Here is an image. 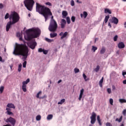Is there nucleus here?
Returning <instances> with one entry per match:
<instances>
[{"mask_svg": "<svg viewBox=\"0 0 126 126\" xmlns=\"http://www.w3.org/2000/svg\"><path fill=\"white\" fill-rule=\"evenodd\" d=\"M97 121L99 126H102V123L101 122V118H100V116L99 115L97 116Z\"/></svg>", "mask_w": 126, "mask_h": 126, "instance_id": "obj_21", "label": "nucleus"}, {"mask_svg": "<svg viewBox=\"0 0 126 126\" xmlns=\"http://www.w3.org/2000/svg\"><path fill=\"white\" fill-rule=\"evenodd\" d=\"M27 64V62L25 61L23 63V67H26V64Z\"/></svg>", "mask_w": 126, "mask_h": 126, "instance_id": "obj_44", "label": "nucleus"}, {"mask_svg": "<svg viewBox=\"0 0 126 126\" xmlns=\"http://www.w3.org/2000/svg\"><path fill=\"white\" fill-rule=\"evenodd\" d=\"M64 102H65V99L63 98V99H61V101L58 103V105H63V104L64 103Z\"/></svg>", "mask_w": 126, "mask_h": 126, "instance_id": "obj_26", "label": "nucleus"}, {"mask_svg": "<svg viewBox=\"0 0 126 126\" xmlns=\"http://www.w3.org/2000/svg\"><path fill=\"white\" fill-rule=\"evenodd\" d=\"M122 75H123V76H125V75H126V72H123L122 73Z\"/></svg>", "mask_w": 126, "mask_h": 126, "instance_id": "obj_59", "label": "nucleus"}, {"mask_svg": "<svg viewBox=\"0 0 126 126\" xmlns=\"http://www.w3.org/2000/svg\"><path fill=\"white\" fill-rule=\"evenodd\" d=\"M106 126H113L110 123L107 122L106 123Z\"/></svg>", "mask_w": 126, "mask_h": 126, "instance_id": "obj_51", "label": "nucleus"}, {"mask_svg": "<svg viewBox=\"0 0 126 126\" xmlns=\"http://www.w3.org/2000/svg\"><path fill=\"white\" fill-rule=\"evenodd\" d=\"M22 69V64L20 63L18 65V70L19 72H20Z\"/></svg>", "mask_w": 126, "mask_h": 126, "instance_id": "obj_27", "label": "nucleus"}, {"mask_svg": "<svg viewBox=\"0 0 126 126\" xmlns=\"http://www.w3.org/2000/svg\"><path fill=\"white\" fill-rule=\"evenodd\" d=\"M10 17V16H9V14L8 13H7L6 14V15H5L4 19H8V18L9 19V17Z\"/></svg>", "mask_w": 126, "mask_h": 126, "instance_id": "obj_36", "label": "nucleus"}, {"mask_svg": "<svg viewBox=\"0 0 126 126\" xmlns=\"http://www.w3.org/2000/svg\"><path fill=\"white\" fill-rule=\"evenodd\" d=\"M3 8V4L2 3H0V9Z\"/></svg>", "mask_w": 126, "mask_h": 126, "instance_id": "obj_54", "label": "nucleus"}, {"mask_svg": "<svg viewBox=\"0 0 126 126\" xmlns=\"http://www.w3.org/2000/svg\"><path fill=\"white\" fill-rule=\"evenodd\" d=\"M17 37H21V34L20 33V32L17 33Z\"/></svg>", "mask_w": 126, "mask_h": 126, "instance_id": "obj_53", "label": "nucleus"}, {"mask_svg": "<svg viewBox=\"0 0 126 126\" xmlns=\"http://www.w3.org/2000/svg\"><path fill=\"white\" fill-rule=\"evenodd\" d=\"M114 90H116V87L115 86H112V91H114Z\"/></svg>", "mask_w": 126, "mask_h": 126, "instance_id": "obj_57", "label": "nucleus"}, {"mask_svg": "<svg viewBox=\"0 0 126 126\" xmlns=\"http://www.w3.org/2000/svg\"><path fill=\"white\" fill-rule=\"evenodd\" d=\"M118 38H119V36H118L117 35L114 37L113 40L114 42H117V41H118Z\"/></svg>", "mask_w": 126, "mask_h": 126, "instance_id": "obj_37", "label": "nucleus"}, {"mask_svg": "<svg viewBox=\"0 0 126 126\" xmlns=\"http://www.w3.org/2000/svg\"><path fill=\"white\" fill-rule=\"evenodd\" d=\"M98 49L96 47H95L94 46H92V50L94 51V52H96V50Z\"/></svg>", "mask_w": 126, "mask_h": 126, "instance_id": "obj_40", "label": "nucleus"}, {"mask_svg": "<svg viewBox=\"0 0 126 126\" xmlns=\"http://www.w3.org/2000/svg\"><path fill=\"white\" fill-rule=\"evenodd\" d=\"M99 69H100V66L97 65L96 67L94 69V71L95 72H98L99 71Z\"/></svg>", "mask_w": 126, "mask_h": 126, "instance_id": "obj_34", "label": "nucleus"}, {"mask_svg": "<svg viewBox=\"0 0 126 126\" xmlns=\"http://www.w3.org/2000/svg\"><path fill=\"white\" fill-rule=\"evenodd\" d=\"M107 91L108 94H111V93H112V90L110 88H108Z\"/></svg>", "mask_w": 126, "mask_h": 126, "instance_id": "obj_41", "label": "nucleus"}, {"mask_svg": "<svg viewBox=\"0 0 126 126\" xmlns=\"http://www.w3.org/2000/svg\"><path fill=\"white\" fill-rule=\"evenodd\" d=\"M98 38H95L94 43H96V41H97Z\"/></svg>", "mask_w": 126, "mask_h": 126, "instance_id": "obj_63", "label": "nucleus"}, {"mask_svg": "<svg viewBox=\"0 0 126 126\" xmlns=\"http://www.w3.org/2000/svg\"><path fill=\"white\" fill-rule=\"evenodd\" d=\"M67 24H70V18L69 17H67L66 18Z\"/></svg>", "mask_w": 126, "mask_h": 126, "instance_id": "obj_33", "label": "nucleus"}, {"mask_svg": "<svg viewBox=\"0 0 126 126\" xmlns=\"http://www.w3.org/2000/svg\"><path fill=\"white\" fill-rule=\"evenodd\" d=\"M24 3L27 9L30 11H32V9H33V6L35 4V1L33 0H26L24 1Z\"/></svg>", "mask_w": 126, "mask_h": 126, "instance_id": "obj_6", "label": "nucleus"}, {"mask_svg": "<svg viewBox=\"0 0 126 126\" xmlns=\"http://www.w3.org/2000/svg\"><path fill=\"white\" fill-rule=\"evenodd\" d=\"M6 110L7 111V112H10V111H11V109H10V108L8 107L6 108Z\"/></svg>", "mask_w": 126, "mask_h": 126, "instance_id": "obj_55", "label": "nucleus"}, {"mask_svg": "<svg viewBox=\"0 0 126 126\" xmlns=\"http://www.w3.org/2000/svg\"><path fill=\"white\" fill-rule=\"evenodd\" d=\"M50 32H56L58 29V24L55 20H51L50 23L48 28Z\"/></svg>", "mask_w": 126, "mask_h": 126, "instance_id": "obj_5", "label": "nucleus"}, {"mask_svg": "<svg viewBox=\"0 0 126 126\" xmlns=\"http://www.w3.org/2000/svg\"><path fill=\"white\" fill-rule=\"evenodd\" d=\"M36 10L39 14H41L44 16L45 21H47L49 16L53 15V13H52L50 8L45 5H42L39 3H36Z\"/></svg>", "mask_w": 126, "mask_h": 126, "instance_id": "obj_2", "label": "nucleus"}, {"mask_svg": "<svg viewBox=\"0 0 126 126\" xmlns=\"http://www.w3.org/2000/svg\"><path fill=\"white\" fill-rule=\"evenodd\" d=\"M43 51H44V49L40 48L38 49V53H42Z\"/></svg>", "mask_w": 126, "mask_h": 126, "instance_id": "obj_48", "label": "nucleus"}, {"mask_svg": "<svg viewBox=\"0 0 126 126\" xmlns=\"http://www.w3.org/2000/svg\"><path fill=\"white\" fill-rule=\"evenodd\" d=\"M37 46V42L36 41H32L29 44V46L32 50H34Z\"/></svg>", "mask_w": 126, "mask_h": 126, "instance_id": "obj_10", "label": "nucleus"}, {"mask_svg": "<svg viewBox=\"0 0 126 126\" xmlns=\"http://www.w3.org/2000/svg\"><path fill=\"white\" fill-rule=\"evenodd\" d=\"M3 126H11V125H10V124H7V125H4Z\"/></svg>", "mask_w": 126, "mask_h": 126, "instance_id": "obj_61", "label": "nucleus"}, {"mask_svg": "<svg viewBox=\"0 0 126 126\" xmlns=\"http://www.w3.org/2000/svg\"><path fill=\"white\" fill-rule=\"evenodd\" d=\"M83 15L84 18H86L87 17V15H88V13L86 11H84L83 13Z\"/></svg>", "mask_w": 126, "mask_h": 126, "instance_id": "obj_31", "label": "nucleus"}, {"mask_svg": "<svg viewBox=\"0 0 126 126\" xmlns=\"http://www.w3.org/2000/svg\"><path fill=\"white\" fill-rule=\"evenodd\" d=\"M13 23L11 22V21H10L7 23V25L6 26V31L7 32H8L9 31V29H10V27H11V25H13Z\"/></svg>", "mask_w": 126, "mask_h": 126, "instance_id": "obj_11", "label": "nucleus"}, {"mask_svg": "<svg viewBox=\"0 0 126 126\" xmlns=\"http://www.w3.org/2000/svg\"><path fill=\"white\" fill-rule=\"evenodd\" d=\"M6 123H10L12 126H14L16 123V120L12 117H9L6 120Z\"/></svg>", "mask_w": 126, "mask_h": 126, "instance_id": "obj_8", "label": "nucleus"}, {"mask_svg": "<svg viewBox=\"0 0 126 126\" xmlns=\"http://www.w3.org/2000/svg\"><path fill=\"white\" fill-rule=\"evenodd\" d=\"M104 80V77H103L99 81V85L100 87H103V81Z\"/></svg>", "mask_w": 126, "mask_h": 126, "instance_id": "obj_22", "label": "nucleus"}, {"mask_svg": "<svg viewBox=\"0 0 126 126\" xmlns=\"http://www.w3.org/2000/svg\"><path fill=\"white\" fill-rule=\"evenodd\" d=\"M40 94H42V91H39L36 94V98H38L39 99H44V98H47V95H44L43 97H40L39 96Z\"/></svg>", "mask_w": 126, "mask_h": 126, "instance_id": "obj_15", "label": "nucleus"}, {"mask_svg": "<svg viewBox=\"0 0 126 126\" xmlns=\"http://www.w3.org/2000/svg\"><path fill=\"white\" fill-rule=\"evenodd\" d=\"M16 46L13 52L15 56H22L23 57L22 59L24 61H26L27 57L29 56V49L27 46L23 44H15Z\"/></svg>", "mask_w": 126, "mask_h": 126, "instance_id": "obj_1", "label": "nucleus"}, {"mask_svg": "<svg viewBox=\"0 0 126 126\" xmlns=\"http://www.w3.org/2000/svg\"><path fill=\"white\" fill-rule=\"evenodd\" d=\"M115 121L116 122H118V123H121L123 121V116H121L120 119L116 118Z\"/></svg>", "mask_w": 126, "mask_h": 126, "instance_id": "obj_25", "label": "nucleus"}, {"mask_svg": "<svg viewBox=\"0 0 126 126\" xmlns=\"http://www.w3.org/2000/svg\"><path fill=\"white\" fill-rule=\"evenodd\" d=\"M74 71H75V73H78V72H79L80 70H79V69L77 68H75Z\"/></svg>", "mask_w": 126, "mask_h": 126, "instance_id": "obj_42", "label": "nucleus"}, {"mask_svg": "<svg viewBox=\"0 0 126 126\" xmlns=\"http://www.w3.org/2000/svg\"><path fill=\"white\" fill-rule=\"evenodd\" d=\"M4 90V86H1L0 87V94H2L3 93V91Z\"/></svg>", "mask_w": 126, "mask_h": 126, "instance_id": "obj_30", "label": "nucleus"}, {"mask_svg": "<svg viewBox=\"0 0 126 126\" xmlns=\"http://www.w3.org/2000/svg\"><path fill=\"white\" fill-rule=\"evenodd\" d=\"M0 62H2V63H3L4 62V60L2 61V58L0 56Z\"/></svg>", "mask_w": 126, "mask_h": 126, "instance_id": "obj_56", "label": "nucleus"}, {"mask_svg": "<svg viewBox=\"0 0 126 126\" xmlns=\"http://www.w3.org/2000/svg\"><path fill=\"white\" fill-rule=\"evenodd\" d=\"M27 38L26 40L30 41L34 38H38L41 34V31L39 29H30L26 31Z\"/></svg>", "mask_w": 126, "mask_h": 126, "instance_id": "obj_3", "label": "nucleus"}, {"mask_svg": "<svg viewBox=\"0 0 126 126\" xmlns=\"http://www.w3.org/2000/svg\"><path fill=\"white\" fill-rule=\"evenodd\" d=\"M65 24H66V21L65 20L63 19H62L61 22V28H62V29H63V28L65 27Z\"/></svg>", "mask_w": 126, "mask_h": 126, "instance_id": "obj_13", "label": "nucleus"}, {"mask_svg": "<svg viewBox=\"0 0 126 126\" xmlns=\"http://www.w3.org/2000/svg\"><path fill=\"white\" fill-rule=\"evenodd\" d=\"M20 19V17H19V15H18L16 12H12L9 17V20H10V21L12 20L11 22L14 24L17 23Z\"/></svg>", "mask_w": 126, "mask_h": 126, "instance_id": "obj_4", "label": "nucleus"}, {"mask_svg": "<svg viewBox=\"0 0 126 126\" xmlns=\"http://www.w3.org/2000/svg\"><path fill=\"white\" fill-rule=\"evenodd\" d=\"M125 28H126V22L124 23Z\"/></svg>", "mask_w": 126, "mask_h": 126, "instance_id": "obj_64", "label": "nucleus"}, {"mask_svg": "<svg viewBox=\"0 0 126 126\" xmlns=\"http://www.w3.org/2000/svg\"><path fill=\"white\" fill-rule=\"evenodd\" d=\"M109 102H110V105H113V103H114V100H113V98H110L109 99Z\"/></svg>", "mask_w": 126, "mask_h": 126, "instance_id": "obj_46", "label": "nucleus"}, {"mask_svg": "<svg viewBox=\"0 0 126 126\" xmlns=\"http://www.w3.org/2000/svg\"><path fill=\"white\" fill-rule=\"evenodd\" d=\"M67 14V12L66 11H63L62 15L63 18H66Z\"/></svg>", "mask_w": 126, "mask_h": 126, "instance_id": "obj_19", "label": "nucleus"}, {"mask_svg": "<svg viewBox=\"0 0 126 126\" xmlns=\"http://www.w3.org/2000/svg\"><path fill=\"white\" fill-rule=\"evenodd\" d=\"M106 52V49L104 47H102L100 50V54H103Z\"/></svg>", "mask_w": 126, "mask_h": 126, "instance_id": "obj_29", "label": "nucleus"}, {"mask_svg": "<svg viewBox=\"0 0 126 126\" xmlns=\"http://www.w3.org/2000/svg\"><path fill=\"white\" fill-rule=\"evenodd\" d=\"M83 76L84 79H85V81H87V80H88L86 79V78H87V76H86V75H85V74L83 73Z\"/></svg>", "mask_w": 126, "mask_h": 126, "instance_id": "obj_43", "label": "nucleus"}, {"mask_svg": "<svg viewBox=\"0 0 126 126\" xmlns=\"http://www.w3.org/2000/svg\"><path fill=\"white\" fill-rule=\"evenodd\" d=\"M42 52H43L44 55H47V54H48V51L44 49H43V51H42Z\"/></svg>", "mask_w": 126, "mask_h": 126, "instance_id": "obj_52", "label": "nucleus"}, {"mask_svg": "<svg viewBox=\"0 0 126 126\" xmlns=\"http://www.w3.org/2000/svg\"><path fill=\"white\" fill-rule=\"evenodd\" d=\"M123 84H126V80H124V81H123Z\"/></svg>", "mask_w": 126, "mask_h": 126, "instance_id": "obj_60", "label": "nucleus"}, {"mask_svg": "<svg viewBox=\"0 0 126 126\" xmlns=\"http://www.w3.org/2000/svg\"><path fill=\"white\" fill-rule=\"evenodd\" d=\"M108 26L110 28H112V25H111V23H108Z\"/></svg>", "mask_w": 126, "mask_h": 126, "instance_id": "obj_58", "label": "nucleus"}, {"mask_svg": "<svg viewBox=\"0 0 126 126\" xmlns=\"http://www.w3.org/2000/svg\"><path fill=\"white\" fill-rule=\"evenodd\" d=\"M36 120L37 121H41V115H37L36 117Z\"/></svg>", "mask_w": 126, "mask_h": 126, "instance_id": "obj_38", "label": "nucleus"}, {"mask_svg": "<svg viewBox=\"0 0 126 126\" xmlns=\"http://www.w3.org/2000/svg\"><path fill=\"white\" fill-rule=\"evenodd\" d=\"M109 18H110V16H109V15L106 16L104 18V22L105 23H107V22H108V21L109 20Z\"/></svg>", "mask_w": 126, "mask_h": 126, "instance_id": "obj_23", "label": "nucleus"}, {"mask_svg": "<svg viewBox=\"0 0 126 126\" xmlns=\"http://www.w3.org/2000/svg\"><path fill=\"white\" fill-rule=\"evenodd\" d=\"M104 13H108V14H112V11L109 8H105L104 9Z\"/></svg>", "mask_w": 126, "mask_h": 126, "instance_id": "obj_20", "label": "nucleus"}, {"mask_svg": "<svg viewBox=\"0 0 126 126\" xmlns=\"http://www.w3.org/2000/svg\"><path fill=\"white\" fill-rule=\"evenodd\" d=\"M60 36H62L61 37V40H63L64 38H65L67 36V32H65L64 33L63 32H61L59 34Z\"/></svg>", "mask_w": 126, "mask_h": 126, "instance_id": "obj_14", "label": "nucleus"}, {"mask_svg": "<svg viewBox=\"0 0 126 126\" xmlns=\"http://www.w3.org/2000/svg\"><path fill=\"white\" fill-rule=\"evenodd\" d=\"M46 5H49V6H52V3L50 2H45Z\"/></svg>", "mask_w": 126, "mask_h": 126, "instance_id": "obj_47", "label": "nucleus"}, {"mask_svg": "<svg viewBox=\"0 0 126 126\" xmlns=\"http://www.w3.org/2000/svg\"><path fill=\"white\" fill-rule=\"evenodd\" d=\"M45 40L47 41V42H48V43H52V42H54L53 39H50L48 38H46Z\"/></svg>", "mask_w": 126, "mask_h": 126, "instance_id": "obj_32", "label": "nucleus"}, {"mask_svg": "<svg viewBox=\"0 0 126 126\" xmlns=\"http://www.w3.org/2000/svg\"><path fill=\"white\" fill-rule=\"evenodd\" d=\"M62 82V80H59L58 82V83H61Z\"/></svg>", "mask_w": 126, "mask_h": 126, "instance_id": "obj_62", "label": "nucleus"}, {"mask_svg": "<svg viewBox=\"0 0 126 126\" xmlns=\"http://www.w3.org/2000/svg\"><path fill=\"white\" fill-rule=\"evenodd\" d=\"M7 115H11V116H14L13 113H12L11 111H7L6 112Z\"/></svg>", "mask_w": 126, "mask_h": 126, "instance_id": "obj_39", "label": "nucleus"}, {"mask_svg": "<svg viewBox=\"0 0 126 126\" xmlns=\"http://www.w3.org/2000/svg\"><path fill=\"white\" fill-rule=\"evenodd\" d=\"M30 82V79L28 78L26 81H23L22 82V89L23 91L24 92H27V89L26 88L27 87V85L28 83Z\"/></svg>", "mask_w": 126, "mask_h": 126, "instance_id": "obj_7", "label": "nucleus"}, {"mask_svg": "<svg viewBox=\"0 0 126 126\" xmlns=\"http://www.w3.org/2000/svg\"><path fill=\"white\" fill-rule=\"evenodd\" d=\"M119 102H120V103H126V100L125 99H119Z\"/></svg>", "mask_w": 126, "mask_h": 126, "instance_id": "obj_35", "label": "nucleus"}, {"mask_svg": "<svg viewBox=\"0 0 126 126\" xmlns=\"http://www.w3.org/2000/svg\"><path fill=\"white\" fill-rule=\"evenodd\" d=\"M111 23H114V24H118L119 23V19L118 18H116L115 17H113L110 20Z\"/></svg>", "mask_w": 126, "mask_h": 126, "instance_id": "obj_12", "label": "nucleus"}, {"mask_svg": "<svg viewBox=\"0 0 126 126\" xmlns=\"http://www.w3.org/2000/svg\"><path fill=\"white\" fill-rule=\"evenodd\" d=\"M122 114L124 116H126V109H124L122 112Z\"/></svg>", "mask_w": 126, "mask_h": 126, "instance_id": "obj_49", "label": "nucleus"}, {"mask_svg": "<svg viewBox=\"0 0 126 126\" xmlns=\"http://www.w3.org/2000/svg\"><path fill=\"white\" fill-rule=\"evenodd\" d=\"M91 123L92 125H94L96 122V113L94 112L92 113V117H91Z\"/></svg>", "mask_w": 126, "mask_h": 126, "instance_id": "obj_9", "label": "nucleus"}, {"mask_svg": "<svg viewBox=\"0 0 126 126\" xmlns=\"http://www.w3.org/2000/svg\"><path fill=\"white\" fill-rule=\"evenodd\" d=\"M57 36H58V34H57V33H50V38H55V37H57Z\"/></svg>", "mask_w": 126, "mask_h": 126, "instance_id": "obj_24", "label": "nucleus"}, {"mask_svg": "<svg viewBox=\"0 0 126 126\" xmlns=\"http://www.w3.org/2000/svg\"><path fill=\"white\" fill-rule=\"evenodd\" d=\"M71 6H74V1L73 0H71Z\"/></svg>", "mask_w": 126, "mask_h": 126, "instance_id": "obj_50", "label": "nucleus"}, {"mask_svg": "<svg viewBox=\"0 0 126 126\" xmlns=\"http://www.w3.org/2000/svg\"><path fill=\"white\" fill-rule=\"evenodd\" d=\"M7 107L8 108H10V109H15V106H14V104L12 103H8L7 105Z\"/></svg>", "mask_w": 126, "mask_h": 126, "instance_id": "obj_18", "label": "nucleus"}, {"mask_svg": "<svg viewBox=\"0 0 126 126\" xmlns=\"http://www.w3.org/2000/svg\"><path fill=\"white\" fill-rule=\"evenodd\" d=\"M125 43H124V42H120L118 44V48L119 49H124V48H125Z\"/></svg>", "mask_w": 126, "mask_h": 126, "instance_id": "obj_16", "label": "nucleus"}, {"mask_svg": "<svg viewBox=\"0 0 126 126\" xmlns=\"http://www.w3.org/2000/svg\"><path fill=\"white\" fill-rule=\"evenodd\" d=\"M84 92V89H82L80 91V94L79 97V101L81 100V98H82V96H83V93Z\"/></svg>", "mask_w": 126, "mask_h": 126, "instance_id": "obj_17", "label": "nucleus"}, {"mask_svg": "<svg viewBox=\"0 0 126 126\" xmlns=\"http://www.w3.org/2000/svg\"><path fill=\"white\" fill-rule=\"evenodd\" d=\"M52 119H53V115L49 114L47 116V120H48V121H50V120H52Z\"/></svg>", "mask_w": 126, "mask_h": 126, "instance_id": "obj_28", "label": "nucleus"}, {"mask_svg": "<svg viewBox=\"0 0 126 126\" xmlns=\"http://www.w3.org/2000/svg\"><path fill=\"white\" fill-rule=\"evenodd\" d=\"M71 21L73 22H75V17L74 16H72L71 18Z\"/></svg>", "mask_w": 126, "mask_h": 126, "instance_id": "obj_45", "label": "nucleus"}]
</instances>
